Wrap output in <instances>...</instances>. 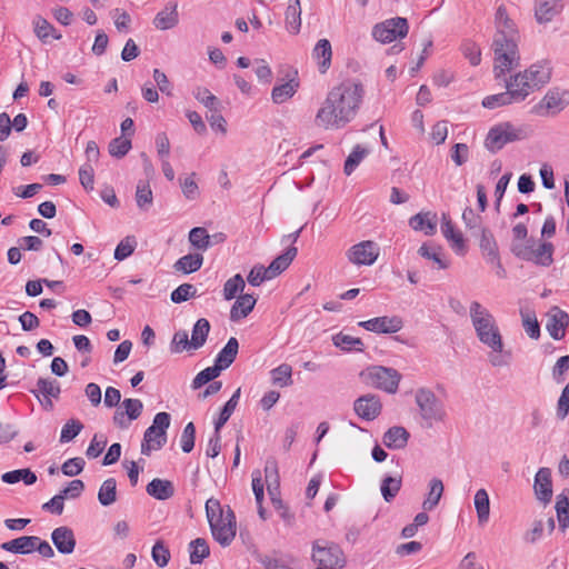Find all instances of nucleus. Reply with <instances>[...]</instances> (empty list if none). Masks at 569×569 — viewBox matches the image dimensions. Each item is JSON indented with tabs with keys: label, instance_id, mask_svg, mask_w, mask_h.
<instances>
[{
	"label": "nucleus",
	"instance_id": "nucleus-1",
	"mask_svg": "<svg viewBox=\"0 0 569 569\" xmlns=\"http://www.w3.org/2000/svg\"><path fill=\"white\" fill-rule=\"evenodd\" d=\"M363 93L362 84L350 80L332 88L316 114V126L326 130L343 128L357 114Z\"/></svg>",
	"mask_w": 569,
	"mask_h": 569
},
{
	"label": "nucleus",
	"instance_id": "nucleus-2",
	"mask_svg": "<svg viewBox=\"0 0 569 569\" xmlns=\"http://www.w3.org/2000/svg\"><path fill=\"white\" fill-rule=\"evenodd\" d=\"M551 67L548 62L531 64L523 72H519L508 81L506 88L511 92L516 102L523 101L531 92L549 82Z\"/></svg>",
	"mask_w": 569,
	"mask_h": 569
},
{
	"label": "nucleus",
	"instance_id": "nucleus-3",
	"mask_svg": "<svg viewBox=\"0 0 569 569\" xmlns=\"http://www.w3.org/2000/svg\"><path fill=\"white\" fill-rule=\"evenodd\" d=\"M469 313L479 341L492 351H501L505 343L492 313L478 301L470 303Z\"/></svg>",
	"mask_w": 569,
	"mask_h": 569
},
{
	"label": "nucleus",
	"instance_id": "nucleus-4",
	"mask_svg": "<svg viewBox=\"0 0 569 569\" xmlns=\"http://www.w3.org/2000/svg\"><path fill=\"white\" fill-rule=\"evenodd\" d=\"M206 513L213 538L227 547L236 537V516L228 507L223 510L219 500L210 498L206 501Z\"/></svg>",
	"mask_w": 569,
	"mask_h": 569
},
{
	"label": "nucleus",
	"instance_id": "nucleus-5",
	"mask_svg": "<svg viewBox=\"0 0 569 569\" xmlns=\"http://www.w3.org/2000/svg\"><path fill=\"white\" fill-rule=\"evenodd\" d=\"M415 401L427 427H432L435 422L445 421L447 417L445 405L431 389L419 388L416 391Z\"/></svg>",
	"mask_w": 569,
	"mask_h": 569
},
{
	"label": "nucleus",
	"instance_id": "nucleus-6",
	"mask_svg": "<svg viewBox=\"0 0 569 569\" xmlns=\"http://www.w3.org/2000/svg\"><path fill=\"white\" fill-rule=\"evenodd\" d=\"M311 559L318 567L331 569L343 568L347 562L340 546L325 539H318L312 543Z\"/></svg>",
	"mask_w": 569,
	"mask_h": 569
},
{
	"label": "nucleus",
	"instance_id": "nucleus-7",
	"mask_svg": "<svg viewBox=\"0 0 569 569\" xmlns=\"http://www.w3.org/2000/svg\"><path fill=\"white\" fill-rule=\"evenodd\" d=\"M170 415L158 412L152 425L147 428L141 442V453L149 456L152 450L161 449L167 442V429L170 426Z\"/></svg>",
	"mask_w": 569,
	"mask_h": 569
},
{
	"label": "nucleus",
	"instance_id": "nucleus-8",
	"mask_svg": "<svg viewBox=\"0 0 569 569\" xmlns=\"http://www.w3.org/2000/svg\"><path fill=\"white\" fill-rule=\"evenodd\" d=\"M522 138V130L520 128L515 127L510 122H501L489 130L485 140V147L491 153H496L507 143L521 140Z\"/></svg>",
	"mask_w": 569,
	"mask_h": 569
},
{
	"label": "nucleus",
	"instance_id": "nucleus-9",
	"mask_svg": "<svg viewBox=\"0 0 569 569\" xmlns=\"http://www.w3.org/2000/svg\"><path fill=\"white\" fill-rule=\"evenodd\" d=\"M493 72L496 78H500L515 66H518L519 54L517 49V41H513L512 39L506 41L493 40Z\"/></svg>",
	"mask_w": 569,
	"mask_h": 569
},
{
	"label": "nucleus",
	"instance_id": "nucleus-10",
	"mask_svg": "<svg viewBox=\"0 0 569 569\" xmlns=\"http://www.w3.org/2000/svg\"><path fill=\"white\" fill-rule=\"evenodd\" d=\"M362 376L367 383L388 393H396L401 380V375L396 369L383 366L370 367Z\"/></svg>",
	"mask_w": 569,
	"mask_h": 569
},
{
	"label": "nucleus",
	"instance_id": "nucleus-11",
	"mask_svg": "<svg viewBox=\"0 0 569 569\" xmlns=\"http://www.w3.org/2000/svg\"><path fill=\"white\" fill-rule=\"evenodd\" d=\"M409 26L406 18L396 17L377 23L372 36L377 41L389 43L408 34Z\"/></svg>",
	"mask_w": 569,
	"mask_h": 569
},
{
	"label": "nucleus",
	"instance_id": "nucleus-12",
	"mask_svg": "<svg viewBox=\"0 0 569 569\" xmlns=\"http://www.w3.org/2000/svg\"><path fill=\"white\" fill-rule=\"evenodd\" d=\"M379 252L380 249L376 242L365 240L350 247L346 256L352 264L371 266L377 261Z\"/></svg>",
	"mask_w": 569,
	"mask_h": 569
},
{
	"label": "nucleus",
	"instance_id": "nucleus-13",
	"mask_svg": "<svg viewBox=\"0 0 569 569\" xmlns=\"http://www.w3.org/2000/svg\"><path fill=\"white\" fill-rule=\"evenodd\" d=\"M496 36L493 40L506 41L512 39L517 41L518 30L515 22L510 19L503 4L499 6L495 14Z\"/></svg>",
	"mask_w": 569,
	"mask_h": 569
},
{
	"label": "nucleus",
	"instance_id": "nucleus-14",
	"mask_svg": "<svg viewBox=\"0 0 569 569\" xmlns=\"http://www.w3.org/2000/svg\"><path fill=\"white\" fill-rule=\"evenodd\" d=\"M359 326L376 333H396L403 327V321L398 316H383L360 321Z\"/></svg>",
	"mask_w": 569,
	"mask_h": 569
},
{
	"label": "nucleus",
	"instance_id": "nucleus-15",
	"mask_svg": "<svg viewBox=\"0 0 569 569\" xmlns=\"http://www.w3.org/2000/svg\"><path fill=\"white\" fill-rule=\"evenodd\" d=\"M569 326V315L559 307H552L547 313L546 329L555 340H561Z\"/></svg>",
	"mask_w": 569,
	"mask_h": 569
},
{
	"label": "nucleus",
	"instance_id": "nucleus-16",
	"mask_svg": "<svg viewBox=\"0 0 569 569\" xmlns=\"http://www.w3.org/2000/svg\"><path fill=\"white\" fill-rule=\"evenodd\" d=\"M353 409L361 419L373 420L380 415L382 405L378 396L368 393L355 401Z\"/></svg>",
	"mask_w": 569,
	"mask_h": 569
},
{
	"label": "nucleus",
	"instance_id": "nucleus-17",
	"mask_svg": "<svg viewBox=\"0 0 569 569\" xmlns=\"http://www.w3.org/2000/svg\"><path fill=\"white\" fill-rule=\"evenodd\" d=\"M563 0H536L535 18L538 23L545 24L561 13Z\"/></svg>",
	"mask_w": 569,
	"mask_h": 569
},
{
	"label": "nucleus",
	"instance_id": "nucleus-18",
	"mask_svg": "<svg viewBox=\"0 0 569 569\" xmlns=\"http://www.w3.org/2000/svg\"><path fill=\"white\" fill-rule=\"evenodd\" d=\"M537 499L543 503L550 502L552 498L551 471L549 468H540L535 477L533 483Z\"/></svg>",
	"mask_w": 569,
	"mask_h": 569
},
{
	"label": "nucleus",
	"instance_id": "nucleus-19",
	"mask_svg": "<svg viewBox=\"0 0 569 569\" xmlns=\"http://www.w3.org/2000/svg\"><path fill=\"white\" fill-rule=\"evenodd\" d=\"M51 540L57 550L63 555L72 553L77 543L72 529L66 526L56 528L51 533Z\"/></svg>",
	"mask_w": 569,
	"mask_h": 569
},
{
	"label": "nucleus",
	"instance_id": "nucleus-20",
	"mask_svg": "<svg viewBox=\"0 0 569 569\" xmlns=\"http://www.w3.org/2000/svg\"><path fill=\"white\" fill-rule=\"evenodd\" d=\"M179 23L178 3L169 1L164 8L159 11L154 19L153 26L158 30H169Z\"/></svg>",
	"mask_w": 569,
	"mask_h": 569
},
{
	"label": "nucleus",
	"instance_id": "nucleus-21",
	"mask_svg": "<svg viewBox=\"0 0 569 569\" xmlns=\"http://www.w3.org/2000/svg\"><path fill=\"white\" fill-rule=\"evenodd\" d=\"M409 438L410 433L406 428L393 426L383 433L382 442L389 449L400 450L407 446Z\"/></svg>",
	"mask_w": 569,
	"mask_h": 569
},
{
	"label": "nucleus",
	"instance_id": "nucleus-22",
	"mask_svg": "<svg viewBox=\"0 0 569 569\" xmlns=\"http://www.w3.org/2000/svg\"><path fill=\"white\" fill-rule=\"evenodd\" d=\"M441 231L443 237L451 242L452 249L458 253H465L466 243L460 231L455 229L453 223L447 214H442Z\"/></svg>",
	"mask_w": 569,
	"mask_h": 569
},
{
	"label": "nucleus",
	"instance_id": "nucleus-23",
	"mask_svg": "<svg viewBox=\"0 0 569 569\" xmlns=\"http://www.w3.org/2000/svg\"><path fill=\"white\" fill-rule=\"evenodd\" d=\"M409 226L416 231H422L426 236L435 234L437 230V214L420 212L409 219Z\"/></svg>",
	"mask_w": 569,
	"mask_h": 569
},
{
	"label": "nucleus",
	"instance_id": "nucleus-24",
	"mask_svg": "<svg viewBox=\"0 0 569 569\" xmlns=\"http://www.w3.org/2000/svg\"><path fill=\"white\" fill-rule=\"evenodd\" d=\"M569 104V91L567 90H549L541 101V107L552 113L563 110Z\"/></svg>",
	"mask_w": 569,
	"mask_h": 569
},
{
	"label": "nucleus",
	"instance_id": "nucleus-25",
	"mask_svg": "<svg viewBox=\"0 0 569 569\" xmlns=\"http://www.w3.org/2000/svg\"><path fill=\"white\" fill-rule=\"evenodd\" d=\"M473 234L479 236V247L486 261L500 256L495 236L488 228H480L479 233L475 232Z\"/></svg>",
	"mask_w": 569,
	"mask_h": 569
},
{
	"label": "nucleus",
	"instance_id": "nucleus-26",
	"mask_svg": "<svg viewBox=\"0 0 569 569\" xmlns=\"http://www.w3.org/2000/svg\"><path fill=\"white\" fill-rule=\"evenodd\" d=\"M146 491L157 500H168L174 495V486L170 480L154 478L147 485Z\"/></svg>",
	"mask_w": 569,
	"mask_h": 569
},
{
	"label": "nucleus",
	"instance_id": "nucleus-27",
	"mask_svg": "<svg viewBox=\"0 0 569 569\" xmlns=\"http://www.w3.org/2000/svg\"><path fill=\"white\" fill-rule=\"evenodd\" d=\"M312 58L317 60L321 73H325L329 69L332 58V48L328 39H320L316 43L312 50Z\"/></svg>",
	"mask_w": 569,
	"mask_h": 569
},
{
	"label": "nucleus",
	"instance_id": "nucleus-28",
	"mask_svg": "<svg viewBox=\"0 0 569 569\" xmlns=\"http://www.w3.org/2000/svg\"><path fill=\"white\" fill-rule=\"evenodd\" d=\"M257 300L252 295H240L230 310V319L238 321L246 318L253 309Z\"/></svg>",
	"mask_w": 569,
	"mask_h": 569
},
{
	"label": "nucleus",
	"instance_id": "nucleus-29",
	"mask_svg": "<svg viewBox=\"0 0 569 569\" xmlns=\"http://www.w3.org/2000/svg\"><path fill=\"white\" fill-rule=\"evenodd\" d=\"M34 542H37L34 536H22L3 542L1 549L13 553L28 555L34 550Z\"/></svg>",
	"mask_w": 569,
	"mask_h": 569
},
{
	"label": "nucleus",
	"instance_id": "nucleus-30",
	"mask_svg": "<svg viewBox=\"0 0 569 569\" xmlns=\"http://www.w3.org/2000/svg\"><path fill=\"white\" fill-rule=\"evenodd\" d=\"M239 351V342L237 338L231 337L226 346L220 350L218 353L214 363L217 366H221V370H224L229 368L233 361L236 360V357Z\"/></svg>",
	"mask_w": 569,
	"mask_h": 569
},
{
	"label": "nucleus",
	"instance_id": "nucleus-31",
	"mask_svg": "<svg viewBox=\"0 0 569 569\" xmlns=\"http://www.w3.org/2000/svg\"><path fill=\"white\" fill-rule=\"evenodd\" d=\"M552 253L553 246L550 242H543L536 249L532 244L530 251L528 252L529 258H527L526 261H532L536 264L548 267L553 261Z\"/></svg>",
	"mask_w": 569,
	"mask_h": 569
},
{
	"label": "nucleus",
	"instance_id": "nucleus-32",
	"mask_svg": "<svg viewBox=\"0 0 569 569\" xmlns=\"http://www.w3.org/2000/svg\"><path fill=\"white\" fill-rule=\"evenodd\" d=\"M202 263H203L202 254L189 253V254H186V256L181 257L180 259H178L173 264V269L177 272L189 274V273L198 271L201 268Z\"/></svg>",
	"mask_w": 569,
	"mask_h": 569
},
{
	"label": "nucleus",
	"instance_id": "nucleus-33",
	"mask_svg": "<svg viewBox=\"0 0 569 569\" xmlns=\"http://www.w3.org/2000/svg\"><path fill=\"white\" fill-rule=\"evenodd\" d=\"M297 248L290 246L282 254L278 256L268 266L269 273L272 278H276L281 272H283L292 262V260L297 256Z\"/></svg>",
	"mask_w": 569,
	"mask_h": 569
},
{
	"label": "nucleus",
	"instance_id": "nucleus-34",
	"mask_svg": "<svg viewBox=\"0 0 569 569\" xmlns=\"http://www.w3.org/2000/svg\"><path fill=\"white\" fill-rule=\"evenodd\" d=\"M37 399L40 400V396L43 398H59L61 392L60 383L50 378H39L37 381V389L31 390Z\"/></svg>",
	"mask_w": 569,
	"mask_h": 569
},
{
	"label": "nucleus",
	"instance_id": "nucleus-35",
	"mask_svg": "<svg viewBox=\"0 0 569 569\" xmlns=\"http://www.w3.org/2000/svg\"><path fill=\"white\" fill-rule=\"evenodd\" d=\"M443 490H445V487H443L442 480L439 478H432L429 481L428 496L422 502L423 510H426V511L433 510L438 506V503L443 495Z\"/></svg>",
	"mask_w": 569,
	"mask_h": 569
},
{
	"label": "nucleus",
	"instance_id": "nucleus-36",
	"mask_svg": "<svg viewBox=\"0 0 569 569\" xmlns=\"http://www.w3.org/2000/svg\"><path fill=\"white\" fill-rule=\"evenodd\" d=\"M210 332V323L207 319L200 318L197 320L192 328L190 345L193 350L200 349L204 346L208 335Z\"/></svg>",
	"mask_w": 569,
	"mask_h": 569
},
{
	"label": "nucleus",
	"instance_id": "nucleus-37",
	"mask_svg": "<svg viewBox=\"0 0 569 569\" xmlns=\"http://www.w3.org/2000/svg\"><path fill=\"white\" fill-rule=\"evenodd\" d=\"M301 28V7L300 0H295L286 10V29L291 34H298Z\"/></svg>",
	"mask_w": 569,
	"mask_h": 569
},
{
	"label": "nucleus",
	"instance_id": "nucleus-38",
	"mask_svg": "<svg viewBox=\"0 0 569 569\" xmlns=\"http://www.w3.org/2000/svg\"><path fill=\"white\" fill-rule=\"evenodd\" d=\"M33 27L36 36L42 42H47L49 38L59 40L62 37L48 20L40 16L36 17L33 20Z\"/></svg>",
	"mask_w": 569,
	"mask_h": 569
},
{
	"label": "nucleus",
	"instance_id": "nucleus-39",
	"mask_svg": "<svg viewBox=\"0 0 569 569\" xmlns=\"http://www.w3.org/2000/svg\"><path fill=\"white\" fill-rule=\"evenodd\" d=\"M418 253L422 258L433 261L438 269H447L449 267V261L445 259L442 249L439 246L423 243L419 248Z\"/></svg>",
	"mask_w": 569,
	"mask_h": 569
},
{
	"label": "nucleus",
	"instance_id": "nucleus-40",
	"mask_svg": "<svg viewBox=\"0 0 569 569\" xmlns=\"http://www.w3.org/2000/svg\"><path fill=\"white\" fill-rule=\"evenodd\" d=\"M475 508L477 511L478 522L483 525L488 522L490 516V500L485 489L477 490L475 495Z\"/></svg>",
	"mask_w": 569,
	"mask_h": 569
},
{
	"label": "nucleus",
	"instance_id": "nucleus-41",
	"mask_svg": "<svg viewBox=\"0 0 569 569\" xmlns=\"http://www.w3.org/2000/svg\"><path fill=\"white\" fill-rule=\"evenodd\" d=\"M1 480L9 485H13L19 481H23L27 486H30L37 481V476L29 468H26V469H17V470L4 472L1 476Z\"/></svg>",
	"mask_w": 569,
	"mask_h": 569
},
{
	"label": "nucleus",
	"instance_id": "nucleus-42",
	"mask_svg": "<svg viewBox=\"0 0 569 569\" xmlns=\"http://www.w3.org/2000/svg\"><path fill=\"white\" fill-rule=\"evenodd\" d=\"M189 241L192 247L201 251H206L212 246L211 236L202 227H194L190 230Z\"/></svg>",
	"mask_w": 569,
	"mask_h": 569
},
{
	"label": "nucleus",
	"instance_id": "nucleus-43",
	"mask_svg": "<svg viewBox=\"0 0 569 569\" xmlns=\"http://www.w3.org/2000/svg\"><path fill=\"white\" fill-rule=\"evenodd\" d=\"M190 562L201 563L210 555L208 542L203 538H197L189 543Z\"/></svg>",
	"mask_w": 569,
	"mask_h": 569
},
{
	"label": "nucleus",
	"instance_id": "nucleus-44",
	"mask_svg": "<svg viewBox=\"0 0 569 569\" xmlns=\"http://www.w3.org/2000/svg\"><path fill=\"white\" fill-rule=\"evenodd\" d=\"M240 388H238L231 398L226 402L223 408L220 411L219 418L214 422L216 431H220V429L224 426V423L229 420L231 415L233 413L240 398Z\"/></svg>",
	"mask_w": 569,
	"mask_h": 569
},
{
	"label": "nucleus",
	"instance_id": "nucleus-45",
	"mask_svg": "<svg viewBox=\"0 0 569 569\" xmlns=\"http://www.w3.org/2000/svg\"><path fill=\"white\" fill-rule=\"evenodd\" d=\"M98 500L102 506H110L117 500V482L114 478L104 480L98 492Z\"/></svg>",
	"mask_w": 569,
	"mask_h": 569
},
{
	"label": "nucleus",
	"instance_id": "nucleus-46",
	"mask_svg": "<svg viewBox=\"0 0 569 569\" xmlns=\"http://www.w3.org/2000/svg\"><path fill=\"white\" fill-rule=\"evenodd\" d=\"M369 150L360 144H357L350 154L347 157L343 166V171L347 176H350L360 162L368 156Z\"/></svg>",
	"mask_w": 569,
	"mask_h": 569
},
{
	"label": "nucleus",
	"instance_id": "nucleus-47",
	"mask_svg": "<svg viewBox=\"0 0 569 569\" xmlns=\"http://www.w3.org/2000/svg\"><path fill=\"white\" fill-rule=\"evenodd\" d=\"M270 375L274 386L283 388L292 385V368L288 363H282L272 369Z\"/></svg>",
	"mask_w": 569,
	"mask_h": 569
},
{
	"label": "nucleus",
	"instance_id": "nucleus-48",
	"mask_svg": "<svg viewBox=\"0 0 569 569\" xmlns=\"http://www.w3.org/2000/svg\"><path fill=\"white\" fill-rule=\"evenodd\" d=\"M136 201L140 210L147 211L153 202L152 190L148 182L139 181L136 190Z\"/></svg>",
	"mask_w": 569,
	"mask_h": 569
},
{
	"label": "nucleus",
	"instance_id": "nucleus-49",
	"mask_svg": "<svg viewBox=\"0 0 569 569\" xmlns=\"http://www.w3.org/2000/svg\"><path fill=\"white\" fill-rule=\"evenodd\" d=\"M298 88V82L290 80L286 83L273 87L271 98L274 103H282L291 98Z\"/></svg>",
	"mask_w": 569,
	"mask_h": 569
},
{
	"label": "nucleus",
	"instance_id": "nucleus-50",
	"mask_svg": "<svg viewBox=\"0 0 569 569\" xmlns=\"http://www.w3.org/2000/svg\"><path fill=\"white\" fill-rule=\"evenodd\" d=\"M333 345L342 350L350 351L357 350L361 351L363 343L360 338H356L349 335L338 333L333 337Z\"/></svg>",
	"mask_w": 569,
	"mask_h": 569
},
{
	"label": "nucleus",
	"instance_id": "nucleus-51",
	"mask_svg": "<svg viewBox=\"0 0 569 569\" xmlns=\"http://www.w3.org/2000/svg\"><path fill=\"white\" fill-rule=\"evenodd\" d=\"M401 488L400 477H386L381 482V495L387 502H390Z\"/></svg>",
	"mask_w": 569,
	"mask_h": 569
},
{
	"label": "nucleus",
	"instance_id": "nucleus-52",
	"mask_svg": "<svg viewBox=\"0 0 569 569\" xmlns=\"http://www.w3.org/2000/svg\"><path fill=\"white\" fill-rule=\"evenodd\" d=\"M221 371V366H217L216 363L212 367L201 370L192 380V388L199 389L203 385L216 379Z\"/></svg>",
	"mask_w": 569,
	"mask_h": 569
},
{
	"label": "nucleus",
	"instance_id": "nucleus-53",
	"mask_svg": "<svg viewBox=\"0 0 569 569\" xmlns=\"http://www.w3.org/2000/svg\"><path fill=\"white\" fill-rule=\"evenodd\" d=\"M522 326L526 333L531 339H538L540 337V326L537 320L535 312L521 311Z\"/></svg>",
	"mask_w": 569,
	"mask_h": 569
},
{
	"label": "nucleus",
	"instance_id": "nucleus-54",
	"mask_svg": "<svg viewBox=\"0 0 569 569\" xmlns=\"http://www.w3.org/2000/svg\"><path fill=\"white\" fill-rule=\"evenodd\" d=\"M516 102L511 92L507 89L506 92L488 96L482 100V106L488 109H495L501 106H508Z\"/></svg>",
	"mask_w": 569,
	"mask_h": 569
},
{
	"label": "nucleus",
	"instance_id": "nucleus-55",
	"mask_svg": "<svg viewBox=\"0 0 569 569\" xmlns=\"http://www.w3.org/2000/svg\"><path fill=\"white\" fill-rule=\"evenodd\" d=\"M556 511L559 521V527L565 531L569 526V498L560 495L557 498Z\"/></svg>",
	"mask_w": 569,
	"mask_h": 569
},
{
	"label": "nucleus",
	"instance_id": "nucleus-56",
	"mask_svg": "<svg viewBox=\"0 0 569 569\" xmlns=\"http://www.w3.org/2000/svg\"><path fill=\"white\" fill-rule=\"evenodd\" d=\"M83 429V423L77 419L68 420L61 429L60 442L67 443L73 440Z\"/></svg>",
	"mask_w": 569,
	"mask_h": 569
},
{
	"label": "nucleus",
	"instance_id": "nucleus-57",
	"mask_svg": "<svg viewBox=\"0 0 569 569\" xmlns=\"http://www.w3.org/2000/svg\"><path fill=\"white\" fill-rule=\"evenodd\" d=\"M244 280L241 274H236L228 279L223 286V297L226 300L233 299L238 292L244 289Z\"/></svg>",
	"mask_w": 569,
	"mask_h": 569
},
{
	"label": "nucleus",
	"instance_id": "nucleus-58",
	"mask_svg": "<svg viewBox=\"0 0 569 569\" xmlns=\"http://www.w3.org/2000/svg\"><path fill=\"white\" fill-rule=\"evenodd\" d=\"M194 98L202 103L209 111H212L214 109H218V106H220L219 99L212 94L209 89L203 87H198L194 92Z\"/></svg>",
	"mask_w": 569,
	"mask_h": 569
},
{
	"label": "nucleus",
	"instance_id": "nucleus-59",
	"mask_svg": "<svg viewBox=\"0 0 569 569\" xmlns=\"http://www.w3.org/2000/svg\"><path fill=\"white\" fill-rule=\"evenodd\" d=\"M152 560L163 568L170 560V551L162 540H157L151 550Z\"/></svg>",
	"mask_w": 569,
	"mask_h": 569
},
{
	"label": "nucleus",
	"instance_id": "nucleus-60",
	"mask_svg": "<svg viewBox=\"0 0 569 569\" xmlns=\"http://www.w3.org/2000/svg\"><path fill=\"white\" fill-rule=\"evenodd\" d=\"M256 559L264 569H293L284 559L270 555L256 553Z\"/></svg>",
	"mask_w": 569,
	"mask_h": 569
},
{
	"label": "nucleus",
	"instance_id": "nucleus-61",
	"mask_svg": "<svg viewBox=\"0 0 569 569\" xmlns=\"http://www.w3.org/2000/svg\"><path fill=\"white\" fill-rule=\"evenodd\" d=\"M131 149V140L122 137L114 138L109 143V153L116 158L124 157Z\"/></svg>",
	"mask_w": 569,
	"mask_h": 569
},
{
	"label": "nucleus",
	"instance_id": "nucleus-62",
	"mask_svg": "<svg viewBox=\"0 0 569 569\" xmlns=\"http://www.w3.org/2000/svg\"><path fill=\"white\" fill-rule=\"evenodd\" d=\"M197 293V289L193 284L182 283L171 292V301L174 303H181L190 298H193Z\"/></svg>",
	"mask_w": 569,
	"mask_h": 569
},
{
	"label": "nucleus",
	"instance_id": "nucleus-63",
	"mask_svg": "<svg viewBox=\"0 0 569 569\" xmlns=\"http://www.w3.org/2000/svg\"><path fill=\"white\" fill-rule=\"evenodd\" d=\"M273 279L271 274L269 273L268 267H263L262 264H256L249 272L247 280L248 282L253 286L258 287L266 280Z\"/></svg>",
	"mask_w": 569,
	"mask_h": 569
},
{
	"label": "nucleus",
	"instance_id": "nucleus-64",
	"mask_svg": "<svg viewBox=\"0 0 569 569\" xmlns=\"http://www.w3.org/2000/svg\"><path fill=\"white\" fill-rule=\"evenodd\" d=\"M136 244H137V241H136L134 237H126L117 246V248L114 250V259L122 261L126 258H128L129 256H131L132 252L134 251Z\"/></svg>",
	"mask_w": 569,
	"mask_h": 569
}]
</instances>
